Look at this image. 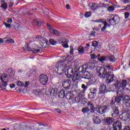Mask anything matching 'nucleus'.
Instances as JSON below:
<instances>
[{
    "label": "nucleus",
    "mask_w": 130,
    "mask_h": 130,
    "mask_svg": "<svg viewBox=\"0 0 130 130\" xmlns=\"http://www.w3.org/2000/svg\"><path fill=\"white\" fill-rule=\"evenodd\" d=\"M96 72L99 73L98 76L101 79H105L106 83L107 84H110L113 82V79H114V75L112 74L111 72H108L104 67H98L96 68Z\"/></svg>",
    "instance_id": "1"
},
{
    "label": "nucleus",
    "mask_w": 130,
    "mask_h": 130,
    "mask_svg": "<svg viewBox=\"0 0 130 130\" xmlns=\"http://www.w3.org/2000/svg\"><path fill=\"white\" fill-rule=\"evenodd\" d=\"M93 23H101L98 25V27L95 29L96 31L99 32L101 30V32H104L106 30L107 26H110L108 25L107 22L104 20L103 19H96L95 20H92Z\"/></svg>",
    "instance_id": "2"
},
{
    "label": "nucleus",
    "mask_w": 130,
    "mask_h": 130,
    "mask_svg": "<svg viewBox=\"0 0 130 130\" xmlns=\"http://www.w3.org/2000/svg\"><path fill=\"white\" fill-rule=\"evenodd\" d=\"M66 98L68 100L72 101L73 103H79L80 101H82V94L80 93H78L75 98H74V95L71 92H68L66 94Z\"/></svg>",
    "instance_id": "3"
},
{
    "label": "nucleus",
    "mask_w": 130,
    "mask_h": 130,
    "mask_svg": "<svg viewBox=\"0 0 130 130\" xmlns=\"http://www.w3.org/2000/svg\"><path fill=\"white\" fill-rule=\"evenodd\" d=\"M25 48L28 51H32V53H39L40 51H42V48L34 43L32 44V48L30 47L29 45H26Z\"/></svg>",
    "instance_id": "4"
},
{
    "label": "nucleus",
    "mask_w": 130,
    "mask_h": 130,
    "mask_svg": "<svg viewBox=\"0 0 130 130\" xmlns=\"http://www.w3.org/2000/svg\"><path fill=\"white\" fill-rule=\"evenodd\" d=\"M67 69V64L64 62L60 61L56 62V67H55V72L57 74H59V72H64Z\"/></svg>",
    "instance_id": "5"
},
{
    "label": "nucleus",
    "mask_w": 130,
    "mask_h": 130,
    "mask_svg": "<svg viewBox=\"0 0 130 130\" xmlns=\"http://www.w3.org/2000/svg\"><path fill=\"white\" fill-rule=\"evenodd\" d=\"M8 79V74L6 73H3L2 75H0V80L1 82H0V88H3L4 87H7L8 86V81H7Z\"/></svg>",
    "instance_id": "6"
},
{
    "label": "nucleus",
    "mask_w": 130,
    "mask_h": 130,
    "mask_svg": "<svg viewBox=\"0 0 130 130\" xmlns=\"http://www.w3.org/2000/svg\"><path fill=\"white\" fill-rule=\"evenodd\" d=\"M108 110V106H98L95 108V111L99 114H104Z\"/></svg>",
    "instance_id": "7"
},
{
    "label": "nucleus",
    "mask_w": 130,
    "mask_h": 130,
    "mask_svg": "<svg viewBox=\"0 0 130 130\" xmlns=\"http://www.w3.org/2000/svg\"><path fill=\"white\" fill-rule=\"evenodd\" d=\"M73 76V78L72 79V81L75 83H79L82 79H87V77L80 76V74L77 73H74Z\"/></svg>",
    "instance_id": "8"
},
{
    "label": "nucleus",
    "mask_w": 130,
    "mask_h": 130,
    "mask_svg": "<svg viewBox=\"0 0 130 130\" xmlns=\"http://www.w3.org/2000/svg\"><path fill=\"white\" fill-rule=\"evenodd\" d=\"M47 82H48V77L46 75L41 74L40 76V83L42 84V85H46L47 84Z\"/></svg>",
    "instance_id": "9"
},
{
    "label": "nucleus",
    "mask_w": 130,
    "mask_h": 130,
    "mask_svg": "<svg viewBox=\"0 0 130 130\" xmlns=\"http://www.w3.org/2000/svg\"><path fill=\"white\" fill-rule=\"evenodd\" d=\"M112 107V116L113 117H117L119 115V110H118V107L114 105Z\"/></svg>",
    "instance_id": "10"
},
{
    "label": "nucleus",
    "mask_w": 130,
    "mask_h": 130,
    "mask_svg": "<svg viewBox=\"0 0 130 130\" xmlns=\"http://www.w3.org/2000/svg\"><path fill=\"white\" fill-rule=\"evenodd\" d=\"M120 20L119 16L115 15L113 17V18L109 20V22L110 25H116L117 24V23H118V22H119Z\"/></svg>",
    "instance_id": "11"
},
{
    "label": "nucleus",
    "mask_w": 130,
    "mask_h": 130,
    "mask_svg": "<svg viewBox=\"0 0 130 130\" xmlns=\"http://www.w3.org/2000/svg\"><path fill=\"white\" fill-rule=\"evenodd\" d=\"M117 86L118 87H120L121 88H122L123 90H124L125 88H126V86H128V82H127V81L126 80H122L121 83L118 82L117 83Z\"/></svg>",
    "instance_id": "12"
},
{
    "label": "nucleus",
    "mask_w": 130,
    "mask_h": 130,
    "mask_svg": "<svg viewBox=\"0 0 130 130\" xmlns=\"http://www.w3.org/2000/svg\"><path fill=\"white\" fill-rule=\"evenodd\" d=\"M107 92H108V90L106 88V85L105 84H101L99 88V94H105V93H107Z\"/></svg>",
    "instance_id": "13"
},
{
    "label": "nucleus",
    "mask_w": 130,
    "mask_h": 130,
    "mask_svg": "<svg viewBox=\"0 0 130 130\" xmlns=\"http://www.w3.org/2000/svg\"><path fill=\"white\" fill-rule=\"evenodd\" d=\"M113 127L116 130H121L122 128V125H121V122L120 121H116L113 124Z\"/></svg>",
    "instance_id": "14"
},
{
    "label": "nucleus",
    "mask_w": 130,
    "mask_h": 130,
    "mask_svg": "<svg viewBox=\"0 0 130 130\" xmlns=\"http://www.w3.org/2000/svg\"><path fill=\"white\" fill-rule=\"evenodd\" d=\"M74 74L75 73H74V69L73 68H70L65 71V75L68 78H72Z\"/></svg>",
    "instance_id": "15"
},
{
    "label": "nucleus",
    "mask_w": 130,
    "mask_h": 130,
    "mask_svg": "<svg viewBox=\"0 0 130 130\" xmlns=\"http://www.w3.org/2000/svg\"><path fill=\"white\" fill-rule=\"evenodd\" d=\"M71 83L70 80H66L63 81L62 85L66 90H69L71 87Z\"/></svg>",
    "instance_id": "16"
},
{
    "label": "nucleus",
    "mask_w": 130,
    "mask_h": 130,
    "mask_svg": "<svg viewBox=\"0 0 130 130\" xmlns=\"http://www.w3.org/2000/svg\"><path fill=\"white\" fill-rule=\"evenodd\" d=\"M129 111H125L122 113V119L124 120V121H126V120L129 119Z\"/></svg>",
    "instance_id": "17"
},
{
    "label": "nucleus",
    "mask_w": 130,
    "mask_h": 130,
    "mask_svg": "<svg viewBox=\"0 0 130 130\" xmlns=\"http://www.w3.org/2000/svg\"><path fill=\"white\" fill-rule=\"evenodd\" d=\"M119 92L120 93V91H118L117 92L118 96H114V98L115 100V103H116L117 104L120 103V101H121V99H122V96L121 95H120V94H119Z\"/></svg>",
    "instance_id": "18"
},
{
    "label": "nucleus",
    "mask_w": 130,
    "mask_h": 130,
    "mask_svg": "<svg viewBox=\"0 0 130 130\" xmlns=\"http://www.w3.org/2000/svg\"><path fill=\"white\" fill-rule=\"evenodd\" d=\"M92 120L93 122L96 124H99V123L101 122V120H100V118H99V117L98 115H97V114H94Z\"/></svg>",
    "instance_id": "19"
},
{
    "label": "nucleus",
    "mask_w": 130,
    "mask_h": 130,
    "mask_svg": "<svg viewBox=\"0 0 130 130\" xmlns=\"http://www.w3.org/2000/svg\"><path fill=\"white\" fill-rule=\"evenodd\" d=\"M88 69V64H85L84 66L79 67L78 69L79 73H84Z\"/></svg>",
    "instance_id": "20"
},
{
    "label": "nucleus",
    "mask_w": 130,
    "mask_h": 130,
    "mask_svg": "<svg viewBox=\"0 0 130 130\" xmlns=\"http://www.w3.org/2000/svg\"><path fill=\"white\" fill-rule=\"evenodd\" d=\"M88 6L92 11H96L98 8V5L96 3H89Z\"/></svg>",
    "instance_id": "21"
},
{
    "label": "nucleus",
    "mask_w": 130,
    "mask_h": 130,
    "mask_svg": "<svg viewBox=\"0 0 130 130\" xmlns=\"http://www.w3.org/2000/svg\"><path fill=\"white\" fill-rule=\"evenodd\" d=\"M66 96V91L64 90H61L58 93V97L61 99H63V98Z\"/></svg>",
    "instance_id": "22"
},
{
    "label": "nucleus",
    "mask_w": 130,
    "mask_h": 130,
    "mask_svg": "<svg viewBox=\"0 0 130 130\" xmlns=\"http://www.w3.org/2000/svg\"><path fill=\"white\" fill-rule=\"evenodd\" d=\"M57 91H58V89L56 88H52L50 90V93L51 95H56L57 94Z\"/></svg>",
    "instance_id": "23"
},
{
    "label": "nucleus",
    "mask_w": 130,
    "mask_h": 130,
    "mask_svg": "<svg viewBox=\"0 0 130 130\" xmlns=\"http://www.w3.org/2000/svg\"><path fill=\"white\" fill-rule=\"evenodd\" d=\"M105 121L107 124H111V123L114 121V119H113V118L109 117L106 119Z\"/></svg>",
    "instance_id": "24"
},
{
    "label": "nucleus",
    "mask_w": 130,
    "mask_h": 130,
    "mask_svg": "<svg viewBox=\"0 0 130 130\" xmlns=\"http://www.w3.org/2000/svg\"><path fill=\"white\" fill-rule=\"evenodd\" d=\"M123 103L127 104L130 101L129 95H125L123 99Z\"/></svg>",
    "instance_id": "25"
},
{
    "label": "nucleus",
    "mask_w": 130,
    "mask_h": 130,
    "mask_svg": "<svg viewBox=\"0 0 130 130\" xmlns=\"http://www.w3.org/2000/svg\"><path fill=\"white\" fill-rule=\"evenodd\" d=\"M62 46H63V47L64 48H68V47H69L68 41L67 40H64L62 41Z\"/></svg>",
    "instance_id": "26"
},
{
    "label": "nucleus",
    "mask_w": 130,
    "mask_h": 130,
    "mask_svg": "<svg viewBox=\"0 0 130 130\" xmlns=\"http://www.w3.org/2000/svg\"><path fill=\"white\" fill-rule=\"evenodd\" d=\"M77 50L79 53H81V54H83L85 52V51H84V47L82 46H79Z\"/></svg>",
    "instance_id": "27"
},
{
    "label": "nucleus",
    "mask_w": 130,
    "mask_h": 130,
    "mask_svg": "<svg viewBox=\"0 0 130 130\" xmlns=\"http://www.w3.org/2000/svg\"><path fill=\"white\" fill-rule=\"evenodd\" d=\"M90 111V109L88 107H85L82 108V112L84 113V114L86 113H88Z\"/></svg>",
    "instance_id": "28"
},
{
    "label": "nucleus",
    "mask_w": 130,
    "mask_h": 130,
    "mask_svg": "<svg viewBox=\"0 0 130 130\" xmlns=\"http://www.w3.org/2000/svg\"><path fill=\"white\" fill-rule=\"evenodd\" d=\"M107 58H109V60L112 61V62H115L116 59L114 56L113 55L107 56Z\"/></svg>",
    "instance_id": "29"
},
{
    "label": "nucleus",
    "mask_w": 130,
    "mask_h": 130,
    "mask_svg": "<svg viewBox=\"0 0 130 130\" xmlns=\"http://www.w3.org/2000/svg\"><path fill=\"white\" fill-rule=\"evenodd\" d=\"M51 33H52V34L57 35V36H59V35H58L59 34V31H58V30H55L54 28L51 30Z\"/></svg>",
    "instance_id": "30"
},
{
    "label": "nucleus",
    "mask_w": 130,
    "mask_h": 130,
    "mask_svg": "<svg viewBox=\"0 0 130 130\" xmlns=\"http://www.w3.org/2000/svg\"><path fill=\"white\" fill-rule=\"evenodd\" d=\"M107 56H103L101 58H98L99 60L101 62L103 61H106L107 60Z\"/></svg>",
    "instance_id": "31"
},
{
    "label": "nucleus",
    "mask_w": 130,
    "mask_h": 130,
    "mask_svg": "<svg viewBox=\"0 0 130 130\" xmlns=\"http://www.w3.org/2000/svg\"><path fill=\"white\" fill-rule=\"evenodd\" d=\"M1 8H2V9H4V10H5V11H6V10H7V9H8V3H3L1 5Z\"/></svg>",
    "instance_id": "32"
},
{
    "label": "nucleus",
    "mask_w": 130,
    "mask_h": 130,
    "mask_svg": "<svg viewBox=\"0 0 130 130\" xmlns=\"http://www.w3.org/2000/svg\"><path fill=\"white\" fill-rule=\"evenodd\" d=\"M95 96H96V94L92 92H90L88 94V98H89V99H94V98H95Z\"/></svg>",
    "instance_id": "33"
},
{
    "label": "nucleus",
    "mask_w": 130,
    "mask_h": 130,
    "mask_svg": "<svg viewBox=\"0 0 130 130\" xmlns=\"http://www.w3.org/2000/svg\"><path fill=\"white\" fill-rule=\"evenodd\" d=\"M16 85H17V86L19 87H24V82L21 81H17Z\"/></svg>",
    "instance_id": "34"
},
{
    "label": "nucleus",
    "mask_w": 130,
    "mask_h": 130,
    "mask_svg": "<svg viewBox=\"0 0 130 130\" xmlns=\"http://www.w3.org/2000/svg\"><path fill=\"white\" fill-rule=\"evenodd\" d=\"M92 14V12L91 11H88V12H86L85 13V17H86V18H89V17H91V15Z\"/></svg>",
    "instance_id": "35"
},
{
    "label": "nucleus",
    "mask_w": 130,
    "mask_h": 130,
    "mask_svg": "<svg viewBox=\"0 0 130 130\" xmlns=\"http://www.w3.org/2000/svg\"><path fill=\"white\" fill-rule=\"evenodd\" d=\"M34 93L36 95H39V94H40V93H41V91H40V89H35L34 90Z\"/></svg>",
    "instance_id": "36"
},
{
    "label": "nucleus",
    "mask_w": 130,
    "mask_h": 130,
    "mask_svg": "<svg viewBox=\"0 0 130 130\" xmlns=\"http://www.w3.org/2000/svg\"><path fill=\"white\" fill-rule=\"evenodd\" d=\"M90 92L96 94V93H97V88H90Z\"/></svg>",
    "instance_id": "37"
},
{
    "label": "nucleus",
    "mask_w": 130,
    "mask_h": 130,
    "mask_svg": "<svg viewBox=\"0 0 130 130\" xmlns=\"http://www.w3.org/2000/svg\"><path fill=\"white\" fill-rule=\"evenodd\" d=\"M81 88L83 89V91H86L88 89V84H82Z\"/></svg>",
    "instance_id": "38"
},
{
    "label": "nucleus",
    "mask_w": 130,
    "mask_h": 130,
    "mask_svg": "<svg viewBox=\"0 0 130 130\" xmlns=\"http://www.w3.org/2000/svg\"><path fill=\"white\" fill-rule=\"evenodd\" d=\"M83 75L84 77H90L91 76V74L88 71H84L83 73Z\"/></svg>",
    "instance_id": "39"
},
{
    "label": "nucleus",
    "mask_w": 130,
    "mask_h": 130,
    "mask_svg": "<svg viewBox=\"0 0 130 130\" xmlns=\"http://www.w3.org/2000/svg\"><path fill=\"white\" fill-rule=\"evenodd\" d=\"M114 9H115L114 7L110 6L108 7L107 11H108V12H113V11H114Z\"/></svg>",
    "instance_id": "40"
},
{
    "label": "nucleus",
    "mask_w": 130,
    "mask_h": 130,
    "mask_svg": "<svg viewBox=\"0 0 130 130\" xmlns=\"http://www.w3.org/2000/svg\"><path fill=\"white\" fill-rule=\"evenodd\" d=\"M14 42H15V41L12 39H8L5 41L6 43H14Z\"/></svg>",
    "instance_id": "41"
},
{
    "label": "nucleus",
    "mask_w": 130,
    "mask_h": 130,
    "mask_svg": "<svg viewBox=\"0 0 130 130\" xmlns=\"http://www.w3.org/2000/svg\"><path fill=\"white\" fill-rule=\"evenodd\" d=\"M50 44H51V45H55L56 44V41H54L53 39H50Z\"/></svg>",
    "instance_id": "42"
},
{
    "label": "nucleus",
    "mask_w": 130,
    "mask_h": 130,
    "mask_svg": "<svg viewBox=\"0 0 130 130\" xmlns=\"http://www.w3.org/2000/svg\"><path fill=\"white\" fill-rule=\"evenodd\" d=\"M70 54L73 55L74 54V47L73 46H70Z\"/></svg>",
    "instance_id": "43"
},
{
    "label": "nucleus",
    "mask_w": 130,
    "mask_h": 130,
    "mask_svg": "<svg viewBox=\"0 0 130 130\" xmlns=\"http://www.w3.org/2000/svg\"><path fill=\"white\" fill-rule=\"evenodd\" d=\"M90 110L91 113H94V112H95V107H94V106L90 108Z\"/></svg>",
    "instance_id": "44"
},
{
    "label": "nucleus",
    "mask_w": 130,
    "mask_h": 130,
    "mask_svg": "<svg viewBox=\"0 0 130 130\" xmlns=\"http://www.w3.org/2000/svg\"><path fill=\"white\" fill-rule=\"evenodd\" d=\"M90 57L91 59H95L97 58V55H96L95 54H92L90 55Z\"/></svg>",
    "instance_id": "45"
},
{
    "label": "nucleus",
    "mask_w": 130,
    "mask_h": 130,
    "mask_svg": "<svg viewBox=\"0 0 130 130\" xmlns=\"http://www.w3.org/2000/svg\"><path fill=\"white\" fill-rule=\"evenodd\" d=\"M127 10V11L130 10V5H127L125 7L124 9H122L123 11Z\"/></svg>",
    "instance_id": "46"
},
{
    "label": "nucleus",
    "mask_w": 130,
    "mask_h": 130,
    "mask_svg": "<svg viewBox=\"0 0 130 130\" xmlns=\"http://www.w3.org/2000/svg\"><path fill=\"white\" fill-rule=\"evenodd\" d=\"M97 45H98V43L97 42V41H94L92 42V46H93V47H96Z\"/></svg>",
    "instance_id": "47"
},
{
    "label": "nucleus",
    "mask_w": 130,
    "mask_h": 130,
    "mask_svg": "<svg viewBox=\"0 0 130 130\" xmlns=\"http://www.w3.org/2000/svg\"><path fill=\"white\" fill-rule=\"evenodd\" d=\"M47 27L49 30H50V32H51V30H53V28H52V26L51 25H49V24H47Z\"/></svg>",
    "instance_id": "48"
},
{
    "label": "nucleus",
    "mask_w": 130,
    "mask_h": 130,
    "mask_svg": "<svg viewBox=\"0 0 130 130\" xmlns=\"http://www.w3.org/2000/svg\"><path fill=\"white\" fill-rule=\"evenodd\" d=\"M114 103H115V99H114V98L113 97L112 99V100H111V101L110 104L111 105H113V104H114Z\"/></svg>",
    "instance_id": "49"
},
{
    "label": "nucleus",
    "mask_w": 130,
    "mask_h": 130,
    "mask_svg": "<svg viewBox=\"0 0 130 130\" xmlns=\"http://www.w3.org/2000/svg\"><path fill=\"white\" fill-rule=\"evenodd\" d=\"M87 106H88V107L91 108V107L94 106V105H93V103H92V102H88V103L87 104Z\"/></svg>",
    "instance_id": "50"
},
{
    "label": "nucleus",
    "mask_w": 130,
    "mask_h": 130,
    "mask_svg": "<svg viewBox=\"0 0 130 130\" xmlns=\"http://www.w3.org/2000/svg\"><path fill=\"white\" fill-rule=\"evenodd\" d=\"M123 4H130V0H121Z\"/></svg>",
    "instance_id": "51"
},
{
    "label": "nucleus",
    "mask_w": 130,
    "mask_h": 130,
    "mask_svg": "<svg viewBox=\"0 0 130 130\" xmlns=\"http://www.w3.org/2000/svg\"><path fill=\"white\" fill-rule=\"evenodd\" d=\"M128 17H129V13L128 12H125L124 13L125 19H127V18H128Z\"/></svg>",
    "instance_id": "52"
},
{
    "label": "nucleus",
    "mask_w": 130,
    "mask_h": 130,
    "mask_svg": "<svg viewBox=\"0 0 130 130\" xmlns=\"http://www.w3.org/2000/svg\"><path fill=\"white\" fill-rule=\"evenodd\" d=\"M106 67L107 68V69H108V70H113V67L111 65H107L106 66Z\"/></svg>",
    "instance_id": "53"
},
{
    "label": "nucleus",
    "mask_w": 130,
    "mask_h": 130,
    "mask_svg": "<svg viewBox=\"0 0 130 130\" xmlns=\"http://www.w3.org/2000/svg\"><path fill=\"white\" fill-rule=\"evenodd\" d=\"M4 25L6 26V28H11V24L7 23H4Z\"/></svg>",
    "instance_id": "54"
},
{
    "label": "nucleus",
    "mask_w": 130,
    "mask_h": 130,
    "mask_svg": "<svg viewBox=\"0 0 130 130\" xmlns=\"http://www.w3.org/2000/svg\"><path fill=\"white\" fill-rule=\"evenodd\" d=\"M36 39H37L38 40H40V39H42V37L41 36H37L36 37Z\"/></svg>",
    "instance_id": "55"
},
{
    "label": "nucleus",
    "mask_w": 130,
    "mask_h": 130,
    "mask_svg": "<svg viewBox=\"0 0 130 130\" xmlns=\"http://www.w3.org/2000/svg\"><path fill=\"white\" fill-rule=\"evenodd\" d=\"M13 6H14V2H10L9 3V8H12Z\"/></svg>",
    "instance_id": "56"
},
{
    "label": "nucleus",
    "mask_w": 130,
    "mask_h": 130,
    "mask_svg": "<svg viewBox=\"0 0 130 130\" xmlns=\"http://www.w3.org/2000/svg\"><path fill=\"white\" fill-rule=\"evenodd\" d=\"M28 86H29V81H26L25 82V85H24V87H25V88H27Z\"/></svg>",
    "instance_id": "57"
},
{
    "label": "nucleus",
    "mask_w": 130,
    "mask_h": 130,
    "mask_svg": "<svg viewBox=\"0 0 130 130\" xmlns=\"http://www.w3.org/2000/svg\"><path fill=\"white\" fill-rule=\"evenodd\" d=\"M7 23H11L13 22V20L11 18H10L7 20Z\"/></svg>",
    "instance_id": "58"
},
{
    "label": "nucleus",
    "mask_w": 130,
    "mask_h": 130,
    "mask_svg": "<svg viewBox=\"0 0 130 130\" xmlns=\"http://www.w3.org/2000/svg\"><path fill=\"white\" fill-rule=\"evenodd\" d=\"M104 6V4L103 3H99V8H103Z\"/></svg>",
    "instance_id": "59"
},
{
    "label": "nucleus",
    "mask_w": 130,
    "mask_h": 130,
    "mask_svg": "<svg viewBox=\"0 0 130 130\" xmlns=\"http://www.w3.org/2000/svg\"><path fill=\"white\" fill-rule=\"evenodd\" d=\"M55 110L57 111L58 113H61V111H60V110L59 109H55Z\"/></svg>",
    "instance_id": "60"
},
{
    "label": "nucleus",
    "mask_w": 130,
    "mask_h": 130,
    "mask_svg": "<svg viewBox=\"0 0 130 130\" xmlns=\"http://www.w3.org/2000/svg\"><path fill=\"white\" fill-rule=\"evenodd\" d=\"M108 7H109V4H104L103 8H108Z\"/></svg>",
    "instance_id": "61"
},
{
    "label": "nucleus",
    "mask_w": 130,
    "mask_h": 130,
    "mask_svg": "<svg viewBox=\"0 0 130 130\" xmlns=\"http://www.w3.org/2000/svg\"><path fill=\"white\" fill-rule=\"evenodd\" d=\"M10 87L11 89H13V88H15V84H10Z\"/></svg>",
    "instance_id": "62"
},
{
    "label": "nucleus",
    "mask_w": 130,
    "mask_h": 130,
    "mask_svg": "<svg viewBox=\"0 0 130 130\" xmlns=\"http://www.w3.org/2000/svg\"><path fill=\"white\" fill-rule=\"evenodd\" d=\"M37 24L38 26H40V25H41L42 24V22H41V21H37Z\"/></svg>",
    "instance_id": "63"
},
{
    "label": "nucleus",
    "mask_w": 130,
    "mask_h": 130,
    "mask_svg": "<svg viewBox=\"0 0 130 130\" xmlns=\"http://www.w3.org/2000/svg\"><path fill=\"white\" fill-rule=\"evenodd\" d=\"M66 8L67 10H70V9H71L70 5H66Z\"/></svg>",
    "instance_id": "64"
}]
</instances>
